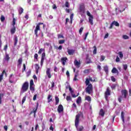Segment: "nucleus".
I'll list each match as a JSON object with an SVG mask.
<instances>
[{"instance_id": "20", "label": "nucleus", "mask_w": 131, "mask_h": 131, "mask_svg": "<svg viewBox=\"0 0 131 131\" xmlns=\"http://www.w3.org/2000/svg\"><path fill=\"white\" fill-rule=\"evenodd\" d=\"M99 115H100V116H102V117L104 116V115H105V111H104L103 109H101L100 110Z\"/></svg>"}, {"instance_id": "8", "label": "nucleus", "mask_w": 131, "mask_h": 131, "mask_svg": "<svg viewBox=\"0 0 131 131\" xmlns=\"http://www.w3.org/2000/svg\"><path fill=\"white\" fill-rule=\"evenodd\" d=\"M45 58H46V53H43L41 55V59L40 61V66H42L43 65V62L45 61Z\"/></svg>"}, {"instance_id": "19", "label": "nucleus", "mask_w": 131, "mask_h": 131, "mask_svg": "<svg viewBox=\"0 0 131 131\" xmlns=\"http://www.w3.org/2000/svg\"><path fill=\"white\" fill-rule=\"evenodd\" d=\"M13 40L14 42V47H16V46H17V43H18V37L17 36H15Z\"/></svg>"}, {"instance_id": "43", "label": "nucleus", "mask_w": 131, "mask_h": 131, "mask_svg": "<svg viewBox=\"0 0 131 131\" xmlns=\"http://www.w3.org/2000/svg\"><path fill=\"white\" fill-rule=\"evenodd\" d=\"M67 101H71V97L70 96H67Z\"/></svg>"}, {"instance_id": "53", "label": "nucleus", "mask_w": 131, "mask_h": 131, "mask_svg": "<svg viewBox=\"0 0 131 131\" xmlns=\"http://www.w3.org/2000/svg\"><path fill=\"white\" fill-rule=\"evenodd\" d=\"M37 97V95L35 94V95H34V97H33V101H35V100H36V97Z\"/></svg>"}, {"instance_id": "3", "label": "nucleus", "mask_w": 131, "mask_h": 131, "mask_svg": "<svg viewBox=\"0 0 131 131\" xmlns=\"http://www.w3.org/2000/svg\"><path fill=\"white\" fill-rule=\"evenodd\" d=\"M87 85L88 86L85 89V92L86 93H87V94H89V95H92V93H93V85L90 83Z\"/></svg>"}, {"instance_id": "25", "label": "nucleus", "mask_w": 131, "mask_h": 131, "mask_svg": "<svg viewBox=\"0 0 131 131\" xmlns=\"http://www.w3.org/2000/svg\"><path fill=\"white\" fill-rule=\"evenodd\" d=\"M77 104H80L81 103V97L80 96L78 97L76 101Z\"/></svg>"}, {"instance_id": "34", "label": "nucleus", "mask_w": 131, "mask_h": 131, "mask_svg": "<svg viewBox=\"0 0 131 131\" xmlns=\"http://www.w3.org/2000/svg\"><path fill=\"white\" fill-rule=\"evenodd\" d=\"M93 48L94 49L93 50V54L94 55H96V54H97V47H96V46H94Z\"/></svg>"}, {"instance_id": "2", "label": "nucleus", "mask_w": 131, "mask_h": 131, "mask_svg": "<svg viewBox=\"0 0 131 131\" xmlns=\"http://www.w3.org/2000/svg\"><path fill=\"white\" fill-rule=\"evenodd\" d=\"M29 87V84H28V82H25L22 85L20 92L21 94L25 93V92H27L28 91V88Z\"/></svg>"}, {"instance_id": "9", "label": "nucleus", "mask_w": 131, "mask_h": 131, "mask_svg": "<svg viewBox=\"0 0 131 131\" xmlns=\"http://www.w3.org/2000/svg\"><path fill=\"white\" fill-rule=\"evenodd\" d=\"M57 111L58 113H62V112L64 111V108L63 107V105L60 104L58 107Z\"/></svg>"}, {"instance_id": "29", "label": "nucleus", "mask_w": 131, "mask_h": 131, "mask_svg": "<svg viewBox=\"0 0 131 131\" xmlns=\"http://www.w3.org/2000/svg\"><path fill=\"white\" fill-rule=\"evenodd\" d=\"M17 62H18V66H20L21 64H22V58H19Z\"/></svg>"}, {"instance_id": "58", "label": "nucleus", "mask_w": 131, "mask_h": 131, "mask_svg": "<svg viewBox=\"0 0 131 131\" xmlns=\"http://www.w3.org/2000/svg\"><path fill=\"white\" fill-rule=\"evenodd\" d=\"M64 38V36L62 35H58V38Z\"/></svg>"}, {"instance_id": "21", "label": "nucleus", "mask_w": 131, "mask_h": 131, "mask_svg": "<svg viewBox=\"0 0 131 131\" xmlns=\"http://www.w3.org/2000/svg\"><path fill=\"white\" fill-rule=\"evenodd\" d=\"M10 32L11 33V34H14V33H15V32H16V27H15V26H14L12 28H11V29L10 30Z\"/></svg>"}, {"instance_id": "64", "label": "nucleus", "mask_w": 131, "mask_h": 131, "mask_svg": "<svg viewBox=\"0 0 131 131\" xmlns=\"http://www.w3.org/2000/svg\"><path fill=\"white\" fill-rule=\"evenodd\" d=\"M89 71H90L89 70H85L84 71V73H89Z\"/></svg>"}, {"instance_id": "27", "label": "nucleus", "mask_w": 131, "mask_h": 131, "mask_svg": "<svg viewBox=\"0 0 131 131\" xmlns=\"http://www.w3.org/2000/svg\"><path fill=\"white\" fill-rule=\"evenodd\" d=\"M4 73H6L5 71H3V72H2V74L1 75H0V82H1V81H2V80H3Z\"/></svg>"}, {"instance_id": "59", "label": "nucleus", "mask_w": 131, "mask_h": 131, "mask_svg": "<svg viewBox=\"0 0 131 131\" xmlns=\"http://www.w3.org/2000/svg\"><path fill=\"white\" fill-rule=\"evenodd\" d=\"M87 15L89 16V17H91L92 15V14H91V13H90V11H87Z\"/></svg>"}, {"instance_id": "28", "label": "nucleus", "mask_w": 131, "mask_h": 131, "mask_svg": "<svg viewBox=\"0 0 131 131\" xmlns=\"http://www.w3.org/2000/svg\"><path fill=\"white\" fill-rule=\"evenodd\" d=\"M52 95H48V103H50V102H52Z\"/></svg>"}, {"instance_id": "38", "label": "nucleus", "mask_w": 131, "mask_h": 131, "mask_svg": "<svg viewBox=\"0 0 131 131\" xmlns=\"http://www.w3.org/2000/svg\"><path fill=\"white\" fill-rule=\"evenodd\" d=\"M5 19H6V18H5V16H4V15H2L1 17V21L4 22V21H5Z\"/></svg>"}, {"instance_id": "22", "label": "nucleus", "mask_w": 131, "mask_h": 131, "mask_svg": "<svg viewBox=\"0 0 131 131\" xmlns=\"http://www.w3.org/2000/svg\"><path fill=\"white\" fill-rule=\"evenodd\" d=\"M85 100L86 101H88L89 103H91L92 102V98L90 96H86L85 97Z\"/></svg>"}, {"instance_id": "40", "label": "nucleus", "mask_w": 131, "mask_h": 131, "mask_svg": "<svg viewBox=\"0 0 131 131\" xmlns=\"http://www.w3.org/2000/svg\"><path fill=\"white\" fill-rule=\"evenodd\" d=\"M2 35H0V50H2V45H3V42H2Z\"/></svg>"}, {"instance_id": "47", "label": "nucleus", "mask_w": 131, "mask_h": 131, "mask_svg": "<svg viewBox=\"0 0 131 131\" xmlns=\"http://www.w3.org/2000/svg\"><path fill=\"white\" fill-rule=\"evenodd\" d=\"M123 38L124 39H128V36H127L126 35H124L123 36Z\"/></svg>"}, {"instance_id": "11", "label": "nucleus", "mask_w": 131, "mask_h": 131, "mask_svg": "<svg viewBox=\"0 0 131 131\" xmlns=\"http://www.w3.org/2000/svg\"><path fill=\"white\" fill-rule=\"evenodd\" d=\"M46 74L48 77V78H51V69L50 68H47L46 71Z\"/></svg>"}, {"instance_id": "45", "label": "nucleus", "mask_w": 131, "mask_h": 131, "mask_svg": "<svg viewBox=\"0 0 131 131\" xmlns=\"http://www.w3.org/2000/svg\"><path fill=\"white\" fill-rule=\"evenodd\" d=\"M26 101V96H25L23 97V100H22V104H24V102Z\"/></svg>"}, {"instance_id": "6", "label": "nucleus", "mask_w": 131, "mask_h": 131, "mask_svg": "<svg viewBox=\"0 0 131 131\" xmlns=\"http://www.w3.org/2000/svg\"><path fill=\"white\" fill-rule=\"evenodd\" d=\"M40 24H42V23H40L38 25H37L36 28L35 29V31H34L36 37H37L38 36V35H37V32H38V31L40 30V28L39 27V25H40Z\"/></svg>"}, {"instance_id": "14", "label": "nucleus", "mask_w": 131, "mask_h": 131, "mask_svg": "<svg viewBox=\"0 0 131 131\" xmlns=\"http://www.w3.org/2000/svg\"><path fill=\"white\" fill-rule=\"evenodd\" d=\"M61 63L62 65L65 66V63L67 61V57H62L61 59Z\"/></svg>"}, {"instance_id": "49", "label": "nucleus", "mask_w": 131, "mask_h": 131, "mask_svg": "<svg viewBox=\"0 0 131 131\" xmlns=\"http://www.w3.org/2000/svg\"><path fill=\"white\" fill-rule=\"evenodd\" d=\"M111 88L112 90H114L116 88V84H113L112 85Z\"/></svg>"}, {"instance_id": "57", "label": "nucleus", "mask_w": 131, "mask_h": 131, "mask_svg": "<svg viewBox=\"0 0 131 131\" xmlns=\"http://www.w3.org/2000/svg\"><path fill=\"white\" fill-rule=\"evenodd\" d=\"M36 109H35V108H34L33 109V113H34V117H35V114H36Z\"/></svg>"}, {"instance_id": "35", "label": "nucleus", "mask_w": 131, "mask_h": 131, "mask_svg": "<svg viewBox=\"0 0 131 131\" xmlns=\"http://www.w3.org/2000/svg\"><path fill=\"white\" fill-rule=\"evenodd\" d=\"M123 68L124 70H125V71H126V70H127V64H123Z\"/></svg>"}, {"instance_id": "1", "label": "nucleus", "mask_w": 131, "mask_h": 131, "mask_svg": "<svg viewBox=\"0 0 131 131\" xmlns=\"http://www.w3.org/2000/svg\"><path fill=\"white\" fill-rule=\"evenodd\" d=\"M80 117H83V115L82 114H78L76 116V119L75 121V125L76 127L77 131H82L83 129V126H78L79 124V118Z\"/></svg>"}, {"instance_id": "5", "label": "nucleus", "mask_w": 131, "mask_h": 131, "mask_svg": "<svg viewBox=\"0 0 131 131\" xmlns=\"http://www.w3.org/2000/svg\"><path fill=\"white\" fill-rule=\"evenodd\" d=\"M68 86H69V91H70L73 98H76V97H77V96H78V95H79V93H78L77 95H75V94H74V91L72 90V88H71V86H70V85H69Z\"/></svg>"}, {"instance_id": "50", "label": "nucleus", "mask_w": 131, "mask_h": 131, "mask_svg": "<svg viewBox=\"0 0 131 131\" xmlns=\"http://www.w3.org/2000/svg\"><path fill=\"white\" fill-rule=\"evenodd\" d=\"M65 6L67 8H69V3L68 2H66L65 3Z\"/></svg>"}, {"instance_id": "60", "label": "nucleus", "mask_w": 131, "mask_h": 131, "mask_svg": "<svg viewBox=\"0 0 131 131\" xmlns=\"http://www.w3.org/2000/svg\"><path fill=\"white\" fill-rule=\"evenodd\" d=\"M88 35H89V32L86 33L85 35V37L84 38V40L86 39V37H88Z\"/></svg>"}, {"instance_id": "36", "label": "nucleus", "mask_w": 131, "mask_h": 131, "mask_svg": "<svg viewBox=\"0 0 131 131\" xmlns=\"http://www.w3.org/2000/svg\"><path fill=\"white\" fill-rule=\"evenodd\" d=\"M113 23L114 25H115V26H117V27L119 26V24L117 21H113Z\"/></svg>"}, {"instance_id": "46", "label": "nucleus", "mask_w": 131, "mask_h": 131, "mask_svg": "<svg viewBox=\"0 0 131 131\" xmlns=\"http://www.w3.org/2000/svg\"><path fill=\"white\" fill-rule=\"evenodd\" d=\"M64 42H65V40H60L59 41V43L60 45H62V44L64 43Z\"/></svg>"}, {"instance_id": "16", "label": "nucleus", "mask_w": 131, "mask_h": 131, "mask_svg": "<svg viewBox=\"0 0 131 131\" xmlns=\"http://www.w3.org/2000/svg\"><path fill=\"white\" fill-rule=\"evenodd\" d=\"M35 67L36 73V74H38V70H39V69L40 68L39 67V66L38 64H35Z\"/></svg>"}, {"instance_id": "10", "label": "nucleus", "mask_w": 131, "mask_h": 131, "mask_svg": "<svg viewBox=\"0 0 131 131\" xmlns=\"http://www.w3.org/2000/svg\"><path fill=\"white\" fill-rule=\"evenodd\" d=\"M14 79L15 76H14V75H13V74H11L9 77V82H10V83H13V82H14Z\"/></svg>"}, {"instance_id": "48", "label": "nucleus", "mask_w": 131, "mask_h": 131, "mask_svg": "<svg viewBox=\"0 0 131 131\" xmlns=\"http://www.w3.org/2000/svg\"><path fill=\"white\" fill-rule=\"evenodd\" d=\"M34 84V83L33 82V80H31L30 82V86H32Z\"/></svg>"}, {"instance_id": "32", "label": "nucleus", "mask_w": 131, "mask_h": 131, "mask_svg": "<svg viewBox=\"0 0 131 131\" xmlns=\"http://www.w3.org/2000/svg\"><path fill=\"white\" fill-rule=\"evenodd\" d=\"M118 55L120 59H122V58H123V54H122V52H119Z\"/></svg>"}, {"instance_id": "31", "label": "nucleus", "mask_w": 131, "mask_h": 131, "mask_svg": "<svg viewBox=\"0 0 131 131\" xmlns=\"http://www.w3.org/2000/svg\"><path fill=\"white\" fill-rule=\"evenodd\" d=\"M103 69L105 72V73H108V66H105L104 67Z\"/></svg>"}, {"instance_id": "15", "label": "nucleus", "mask_w": 131, "mask_h": 131, "mask_svg": "<svg viewBox=\"0 0 131 131\" xmlns=\"http://www.w3.org/2000/svg\"><path fill=\"white\" fill-rule=\"evenodd\" d=\"M74 52H75L74 50L69 49H68V53L70 55H73V54H74Z\"/></svg>"}, {"instance_id": "26", "label": "nucleus", "mask_w": 131, "mask_h": 131, "mask_svg": "<svg viewBox=\"0 0 131 131\" xmlns=\"http://www.w3.org/2000/svg\"><path fill=\"white\" fill-rule=\"evenodd\" d=\"M121 116L122 120L123 123H124V113L123 112H121Z\"/></svg>"}, {"instance_id": "62", "label": "nucleus", "mask_w": 131, "mask_h": 131, "mask_svg": "<svg viewBox=\"0 0 131 131\" xmlns=\"http://www.w3.org/2000/svg\"><path fill=\"white\" fill-rule=\"evenodd\" d=\"M7 49H8V45H6L5 46L4 50V51H7Z\"/></svg>"}, {"instance_id": "52", "label": "nucleus", "mask_w": 131, "mask_h": 131, "mask_svg": "<svg viewBox=\"0 0 131 131\" xmlns=\"http://www.w3.org/2000/svg\"><path fill=\"white\" fill-rule=\"evenodd\" d=\"M83 31V28H81L79 29V32L80 33V34H81V33H82V31Z\"/></svg>"}, {"instance_id": "17", "label": "nucleus", "mask_w": 131, "mask_h": 131, "mask_svg": "<svg viewBox=\"0 0 131 131\" xmlns=\"http://www.w3.org/2000/svg\"><path fill=\"white\" fill-rule=\"evenodd\" d=\"M93 19H94V17L93 16H91V17H89V23H90V24L91 25H94Z\"/></svg>"}, {"instance_id": "33", "label": "nucleus", "mask_w": 131, "mask_h": 131, "mask_svg": "<svg viewBox=\"0 0 131 131\" xmlns=\"http://www.w3.org/2000/svg\"><path fill=\"white\" fill-rule=\"evenodd\" d=\"M55 101H56L55 105L59 104V97L55 96Z\"/></svg>"}, {"instance_id": "37", "label": "nucleus", "mask_w": 131, "mask_h": 131, "mask_svg": "<svg viewBox=\"0 0 131 131\" xmlns=\"http://www.w3.org/2000/svg\"><path fill=\"white\" fill-rule=\"evenodd\" d=\"M4 98V94H0V104H2V99Z\"/></svg>"}, {"instance_id": "51", "label": "nucleus", "mask_w": 131, "mask_h": 131, "mask_svg": "<svg viewBox=\"0 0 131 131\" xmlns=\"http://www.w3.org/2000/svg\"><path fill=\"white\" fill-rule=\"evenodd\" d=\"M30 91H34V87H33V85L30 86Z\"/></svg>"}, {"instance_id": "44", "label": "nucleus", "mask_w": 131, "mask_h": 131, "mask_svg": "<svg viewBox=\"0 0 131 131\" xmlns=\"http://www.w3.org/2000/svg\"><path fill=\"white\" fill-rule=\"evenodd\" d=\"M16 25V19H15V18H13V26H15V25Z\"/></svg>"}, {"instance_id": "12", "label": "nucleus", "mask_w": 131, "mask_h": 131, "mask_svg": "<svg viewBox=\"0 0 131 131\" xmlns=\"http://www.w3.org/2000/svg\"><path fill=\"white\" fill-rule=\"evenodd\" d=\"M74 64L77 68H79L80 67V61H77V60L75 59L74 61Z\"/></svg>"}, {"instance_id": "61", "label": "nucleus", "mask_w": 131, "mask_h": 131, "mask_svg": "<svg viewBox=\"0 0 131 131\" xmlns=\"http://www.w3.org/2000/svg\"><path fill=\"white\" fill-rule=\"evenodd\" d=\"M114 25V24H113V23H112V24H111V26L110 27V29H112L113 26Z\"/></svg>"}, {"instance_id": "63", "label": "nucleus", "mask_w": 131, "mask_h": 131, "mask_svg": "<svg viewBox=\"0 0 131 131\" xmlns=\"http://www.w3.org/2000/svg\"><path fill=\"white\" fill-rule=\"evenodd\" d=\"M38 55H37V54H35V55H34V58H35V59H37V58H38Z\"/></svg>"}, {"instance_id": "4", "label": "nucleus", "mask_w": 131, "mask_h": 131, "mask_svg": "<svg viewBox=\"0 0 131 131\" xmlns=\"http://www.w3.org/2000/svg\"><path fill=\"white\" fill-rule=\"evenodd\" d=\"M122 96H120L118 98L119 102H121V100H122L123 98L125 99L126 98V96H127V91L126 90H122L121 91Z\"/></svg>"}, {"instance_id": "18", "label": "nucleus", "mask_w": 131, "mask_h": 131, "mask_svg": "<svg viewBox=\"0 0 131 131\" xmlns=\"http://www.w3.org/2000/svg\"><path fill=\"white\" fill-rule=\"evenodd\" d=\"M5 61H7V62H9L10 60V56H9V54H6L5 56L4 57Z\"/></svg>"}, {"instance_id": "41", "label": "nucleus", "mask_w": 131, "mask_h": 131, "mask_svg": "<svg viewBox=\"0 0 131 131\" xmlns=\"http://www.w3.org/2000/svg\"><path fill=\"white\" fill-rule=\"evenodd\" d=\"M77 74H76L73 79L74 81H76V80H78V79H77Z\"/></svg>"}, {"instance_id": "56", "label": "nucleus", "mask_w": 131, "mask_h": 131, "mask_svg": "<svg viewBox=\"0 0 131 131\" xmlns=\"http://www.w3.org/2000/svg\"><path fill=\"white\" fill-rule=\"evenodd\" d=\"M70 19H71V23H72V19H73V14L71 15Z\"/></svg>"}, {"instance_id": "7", "label": "nucleus", "mask_w": 131, "mask_h": 131, "mask_svg": "<svg viewBox=\"0 0 131 131\" xmlns=\"http://www.w3.org/2000/svg\"><path fill=\"white\" fill-rule=\"evenodd\" d=\"M90 81H96V79H95V78H94V79H93V78L92 77H89V78H86V80L85 81V83L86 84V85H89V84H90Z\"/></svg>"}, {"instance_id": "13", "label": "nucleus", "mask_w": 131, "mask_h": 131, "mask_svg": "<svg viewBox=\"0 0 131 131\" xmlns=\"http://www.w3.org/2000/svg\"><path fill=\"white\" fill-rule=\"evenodd\" d=\"M79 12L83 14L84 13V5H81L80 6Z\"/></svg>"}, {"instance_id": "55", "label": "nucleus", "mask_w": 131, "mask_h": 131, "mask_svg": "<svg viewBox=\"0 0 131 131\" xmlns=\"http://www.w3.org/2000/svg\"><path fill=\"white\" fill-rule=\"evenodd\" d=\"M119 61H120V58H119V57L117 56L116 59V62H119Z\"/></svg>"}, {"instance_id": "23", "label": "nucleus", "mask_w": 131, "mask_h": 131, "mask_svg": "<svg viewBox=\"0 0 131 131\" xmlns=\"http://www.w3.org/2000/svg\"><path fill=\"white\" fill-rule=\"evenodd\" d=\"M108 96H110V91H109V89H107L105 92V99L108 98Z\"/></svg>"}, {"instance_id": "42", "label": "nucleus", "mask_w": 131, "mask_h": 131, "mask_svg": "<svg viewBox=\"0 0 131 131\" xmlns=\"http://www.w3.org/2000/svg\"><path fill=\"white\" fill-rule=\"evenodd\" d=\"M44 51H45L44 49H43L42 48H41V49L39 50V51H38V54H41V53H42V52H43Z\"/></svg>"}, {"instance_id": "39", "label": "nucleus", "mask_w": 131, "mask_h": 131, "mask_svg": "<svg viewBox=\"0 0 131 131\" xmlns=\"http://www.w3.org/2000/svg\"><path fill=\"white\" fill-rule=\"evenodd\" d=\"M105 60V56L101 55V58H100V62H103Z\"/></svg>"}, {"instance_id": "54", "label": "nucleus", "mask_w": 131, "mask_h": 131, "mask_svg": "<svg viewBox=\"0 0 131 131\" xmlns=\"http://www.w3.org/2000/svg\"><path fill=\"white\" fill-rule=\"evenodd\" d=\"M111 80H112L114 82H115V81H116V79H115V78H114V77L112 76L111 77Z\"/></svg>"}, {"instance_id": "30", "label": "nucleus", "mask_w": 131, "mask_h": 131, "mask_svg": "<svg viewBox=\"0 0 131 131\" xmlns=\"http://www.w3.org/2000/svg\"><path fill=\"white\" fill-rule=\"evenodd\" d=\"M24 11V10L23 9V8H19V10H18V12L19 15H21V14H22V13H23V11Z\"/></svg>"}, {"instance_id": "24", "label": "nucleus", "mask_w": 131, "mask_h": 131, "mask_svg": "<svg viewBox=\"0 0 131 131\" xmlns=\"http://www.w3.org/2000/svg\"><path fill=\"white\" fill-rule=\"evenodd\" d=\"M112 73H118V70L116 68H113L112 70Z\"/></svg>"}]
</instances>
